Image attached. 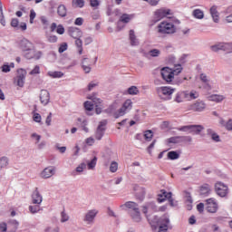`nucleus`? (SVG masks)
Wrapping results in <instances>:
<instances>
[{"label": "nucleus", "mask_w": 232, "mask_h": 232, "mask_svg": "<svg viewBox=\"0 0 232 232\" xmlns=\"http://www.w3.org/2000/svg\"><path fill=\"white\" fill-rule=\"evenodd\" d=\"M192 15L195 17V19H204V11L200 9H195L192 12Z\"/></svg>", "instance_id": "nucleus-35"}, {"label": "nucleus", "mask_w": 232, "mask_h": 232, "mask_svg": "<svg viewBox=\"0 0 232 232\" xmlns=\"http://www.w3.org/2000/svg\"><path fill=\"white\" fill-rule=\"evenodd\" d=\"M187 96L186 92H178L175 97V102H184V101H187Z\"/></svg>", "instance_id": "nucleus-25"}, {"label": "nucleus", "mask_w": 232, "mask_h": 232, "mask_svg": "<svg viewBox=\"0 0 232 232\" xmlns=\"http://www.w3.org/2000/svg\"><path fill=\"white\" fill-rule=\"evenodd\" d=\"M57 36L56 35H47V41L49 43H57Z\"/></svg>", "instance_id": "nucleus-58"}, {"label": "nucleus", "mask_w": 232, "mask_h": 232, "mask_svg": "<svg viewBox=\"0 0 232 232\" xmlns=\"http://www.w3.org/2000/svg\"><path fill=\"white\" fill-rule=\"evenodd\" d=\"M19 46H20L21 50H23V52H30V50H32V46H34V44L27 39H23L20 41Z\"/></svg>", "instance_id": "nucleus-17"}, {"label": "nucleus", "mask_w": 232, "mask_h": 232, "mask_svg": "<svg viewBox=\"0 0 232 232\" xmlns=\"http://www.w3.org/2000/svg\"><path fill=\"white\" fill-rule=\"evenodd\" d=\"M86 126H88V121L86 120H84L82 123V128L83 131H85V133H88L90 131V130Z\"/></svg>", "instance_id": "nucleus-59"}, {"label": "nucleus", "mask_w": 232, "mask_h": 232, "mask_svg": "<svg viewBox=\"0 0 232 232\" xmlns=\"http://www.w3.org/2000/svg\"><path fill=\"white\" fill-rule=\"evenodd\" d=\"M182 72V65H176L174 69H169V67H164L161 69V77L165 82H172L175 79V75H179Z\"/></svg>", "instance_id": "nucleus-1"}, {"label": "nucleus", "mask_w": 232, "mask_h": 232, "mask_svg": "<svg viewBox=\"0 0 232 232\" xmlns=\"http://www.w3.org/2000/svg\"><path fill=\"white\" fill-rule=\"evenodd\" d=\"M179 153H177V151H169L168 153V158L170 160H177V159H179Z\"/></svg>", "instance_id": "nucleus-45"}, {"label": "nucleus", "mask_w": 232, "mask_h": 232, "mask_svg": "<svg viewBox=\"0 0 232 232\" xmlns=\"http://www.w3.org/2000/svg\"><path fill=\"white\" fill-rule=\"evenodd\" d=\"M67 50H68V44L63 43L60 45L58 52H59V53H63V52H66Z\"/></svg>", "instance_id": "nucleus-50"}, {"label": "nucleus", "mask_w": 232, "mask_h": 232, "mask_svg": "<svg viewBox=\"0 0 232 232\" xmlns=\"http://www.w3.org/2000/svg\"><path fill=\"white\" fill-rule=\"evenodd\" d=\"M84 169H86V163H81V164L76 168L77 173H82V171H84Z\"/></svg>", "instance_id": "nucleus-52"}, {"label": "nucleus", "mask_w": 232, "mask_h": 232, "mask_svg": "<svg viewBox=\"0 0 232 232\" xmlns=\"http://www.w3.org/2000/svg\"><path fill=\"white\" fill-rule=\"evenodd\" d=\"M132 108H133V102H131V100H130V99L126 100L123 102L121 108H120L114 113L115 119H119V117H124V115H126V113H128L129 111H131Z\"/></svg>", "instance_id": "nucleus-4"}, {"label": "nucleus", "mask_w": 232, "mask_h": 232, "mask_svg": "<svg viewBox=\"0 0 232 232\" xmlns=\"http://www.w3.org/2000/svg\"><path fill=\"white\" fill-rule=\"evenodd\" d=\"M208 133L209 135H211L212 140H215V142H220V136H218V134L213 132V130L211 129L208 130Z\"/></svg>", "instance_id": "nucleus-38"}, {"label": "nucleus", "mask_w": 232, "mask_h": 232, "mask_svg": "<svg viewBox=\"0 0 232 232\" xmlns=\"http://www.w3.org/2000/svg\"><path fill=\"white\" fill-rule=\"evenodd\" d=\"M37 14L35 13V11L34 9H32L30 11V24H34V19H35Z\"/></svg>", "instance_id": "nucleus-54"}, {"label": "nucleus", "mask_w": 232, "mask_h": 232, "mask_svg": "<svg viewBox=\"0 0 232 232\" xmlns=\"http://www.w3.org/2000/svg\"><path fill=\"white\" fill-rule=\"evenodd\" d=\"M117 169H119V163H117V161H112L110 166L111 173H117Z\"/></svg>", "instance_id": "nucleus-43"}, {"label": "nucleus", "mask_w": 232, "mask_h": 232, "mask_svg": "<svg viewBox=\"0 0 232 232\" xmlns=\"http://www.w3.org/2000/svg\"><path fill=\"white\" fill-rule=\"evenodd\" d=\"M53 175H55V167H47L41 173L42 179H50Z\"/></svg>", "instance_id": "nucleus-12"}, {"label": "nucleus", "mask_w": 232, "mask_h": 232, "mask_svg": "<svg viewBox=\"0 0 232 232\" xmlns=\"http://www.w3.org/2000/svg\"><path fill=\"white\" fill-rule=\"evenodd\" d=\"M57 14L60 15V17H66L68 14V10L66 9V5H60L57 9Z\"/></svg>", "instance_id": "nucleus-28"}, {"label": "nucleus", "mask_w": 232, "mask_h": 232, "mask_svg": "<svg viewBox=\"0 0 232 232\" xmlns=\"http://www.w3.org/2000/svg\"><path fill=\"white\" fill-rule=\"evenodd\" d=\"M175 92L174 89H172L171 87H160L158 89V93L160 95H163L164 97H169L170 95H173V92Z\"/></svg>", "instance_id": "nucleus-16"}, {"label": "nucleus", "mask_w": 232, "mask_h": 232, "mask_svg": "<svg viewBox=\"0 0 232 232\" xmlns=\"http://www.w3.org/2000/svg\"><path fill=\"white\" fill-rule=\"evenodd\" d=\"M129 95H137L139 93V89L137 86H131L128 89Z\"/></svg>", "instance_id": "nucleus-47"}, {"label": "nucleus", "mask_w": 232, "mask_h": 232, "mask_svg": "<svg viewBox=\"0 0 232 232\" xmlns=\"http://www.w3.org/2000/svg\"><path fill=\"white\" fill-rule=\"evenodd\" d=\"M33 204H41L43 202V196L39 193V188H35L32 195Z\"/></svg>", "instance_id": "nucleus-20"}, {"label": "nucleus", "mask_w": 232, "mask_h": 232, "mask_svg": "<svg viewBox=\"0 0 232 232\" xmlns=\"http://www.w3.org/2000/svg\"><path fill=\"white\" fill-rule=\"evenodd\" d=\"M159 226V232H168V226H162V225H158Z\"/></svg>", "instance_id": "nucleus-64"}, {"label": "nucleus", "mask_w": 232, "mask_h": 232, "mask_svg": "<svg viewBox=\"0 0 232 232\" xmlns=\"http://www.w3.org/2000/svg\"><path fill=\"white\" fill-rule=\"evenodd\" d=\"M203 130L204 127L202 125H190V133H193L194 135H198Z\"/></svg>", "instance_id": "nucleus-29"}, {"label": "nucleus", "mask_w": 232, "mask_h": 232, "mask_svg": "<svg viewBox=\"0 0 232 232\" xmlns=\"http://www.w3.org/2000/svg\"><path fill=\"white\" fill-rule=\"evenodd\" d=\"M129 35L131 46H137V44H139V40H137V36H135V31L130 30Z\"/></svg>", "instance_id": "nucleus-30"}, {"label": "nucleus", "mask_w": 232, "mask_h": 232, "mask_svg": "<svg viewBox=\"0 0 232 232\" xmlns=\"http://www.w3.org/2000/svg\"><path fill=\"white\" fill-rule=\"evenodd\" d=\"M19 222L16 220L10 221L7 225L8 232H17Z\"/></svg>", "instance_id": "nucleus-23"}, {"label": "nucleus", "mask_w": 232, "mask_h": 232, "mask_svg": "<svg viewBox=\"0 0 232 232\" xmlns=\"http://www.w3.org/2000/svg\"><path fill=\"white\" fill-rule=\"evenodd\" d=\"M41 73V68L39 67V65H36L30 72V75H37Z\"/></svg>", "instance_id": "nucleus-51"}, {"label": "nucleus", "mask_w": 232, "mask_h": 232, "mask_svg": "<svg viewBox=\"0 0 232 232\" xmlns=\"http://www.w3.org/2000/svg\"><path fill=\"white\" fill-rule=\"evenodd\" d=\"M210 14L212 15L214 23H218L219 16L218 11H217V6L214 5L210 8Z\"/></svg>", "instance_id": "nucleus-31"}, {"label": "nucleus", "mask_w": 232, "mask_h": 232, "mask_svg": "<svg viewBox=\"0 0 232 232\" xmlns=\"http://www.w3.org/2000/svg\"><path fill=\"white\" fill-rule=\"evenodd\" d=\"M220 124L225 126L226 130L228 131H232V120H228L227 123L224 121V120H221Z\"/></svg>", "instance_id": "nucleus-40"}, {"label": "nucleus", "mask_w": 232, "mask_h": 232, "mask_svg": "<svg viewBox=\"0 0 232 232\" xmlns=\"http://www.w3.org/2000/svg\"><path fill=\"white\" fill-rule=\"evenodd\" d=\"M158 34H161L162 35H171L177 32V26L173 24L171 22H161L158 26Z\"/></svg>", "instance_id": "nucleus-3"}, {"label": "nucleus", "mask_w": 232, "mask_h": 232, "mask_svg": "<svg viewBox=\"0 0 232 232\" xmlns=\"http://www.w3.org/2000/svg\"><path fill=\"white\" fill-rule=\"evenodd\" d=\"M40 21H41L44 30H46V28H48V24H49L48 19L46 18V16H41Z\"/></svg>", "instance_id": "nucleus-48"}, {"label": "nucleus", "mask_w": 232, "mask_h": 232, "mask_svg": "<svg viewBox=\"0 0 232 232\" xmlns=\"http://www.w3.org/2000/svg\"><path fill=\"white\" fill-rule=\"evenodd\" d=\"M179 131H191V125H187V126H183V127H180L179 129Z\"/></svg>", "instance_id": "nucleus-63"}, {"label": "nucleus", "mask_w": 232, "mask_h": 232, "mask_svg": "<svg viewBox=\"0 0 232 232\" xmlns=\"http://www.w3.org/2000/svg\"><path fill=\"white\" fill-rule=\"evenodd\" d=\"M169 200V205L173 208L177 206L175 204V201L173 200V198L171 197V192H167L166 190H161V194H159L158 200L159 202H164V200Z\"/></svg>", "instance_id": "nucleus-8"}, {"label": "nucleus", "mask_w": 232, "mask_h": 232, "mask_svg": "<svg viewBox=\"0 0 232 232\" xmlns=\"http://www.w3.org/2000/svg\"><path fill=\"white\" fill-rule=\"evenodd\" d=\"M97 213H99V211H97L96 209L89 210L85 215L84 221L89 223L93 222L95 217H97Z\"/></svg>", "instance_id": "nucleus-22"}, {"label": "nucleus", "mask_w": 232, "mask_h": 232, "mask_svg": "<svg viewBox=\"0 0 232 232\" xmlns=\"http://www.w3.org/2000/svg\"><path fill=\"white\" fill-rule=\"evenodd\" d=\"M68 34L72 39H81L82 37V31L77 27H69Z\"/></svg>", "instance_id": "nucleus-10"}, {"label": "nucleus", "mask_w": 232, "mask_h": 232, "mask_svg": "<svg viewBox=\"0 0 232 232\" xmlns=\"http://www.w3.org/2000/svg\"><path fill=\"white\" fill-rule=\"evenodd\" d=\"M26 79V70L18 69L17 75L14 78V82L20 87L23 88L24 86V80Z\"/></svg>", "instance_id": "nucleus-7"}, {"label": "nucleus", "mask_w": 232, "mask_h": 232, "mask_svg": "<svg viewBox=\"0 0 232 232\" xmlns=\"http://www.w3.org/2000/svg\"><path fill=\"white\" fill-rule=\"evenodd\" d=\"M40 101L44 106H46L50 102V92L47 90L41 91Z\"/></svg>", "instance_id": "nucleus-15"}, {"label": "nucleus", "mask_w": 232, "mask_h": 232, "mask_svg": "<svg viewBox=\"0 0 232 232\" xmlns=\"http://www.w3.org/2000/svg\"><path fill=\"white\" fill-rule=\"evenodd\" d=\"M183 140H188V142H191V137H184V136L171 137L168 140V142L169 144H179Z\"/></svg>", "instance_id": "nucleus-14"}, {"label": "nucleus", "mask_w": 232, "mask_h": 232, "mask_svg": "<svg viewBox=\"0 0 232 232\" xmlns=\"http://www.w3.org/2000/svg\"><path fill=\"white\" fill-rule=\"evenodd\" d=\"M102 126H106V121H101L100 125L95 132V139L97 140H101L102 137H104V128Z\"/></svg>", "instance_id": "nucleus-19"}, {"label": "nucleus", "mask_w": 232, "mask_h": 232, "mask_svg": "<svg viewBox=\"0 0 232 232\" xmlns=\"http://www.w3.org/2000/svg\"><path fill=\"white\" fill-rule=\"evenodd\" d=\"M212 52H218V50H223L227 53H231L232 52V43L231 44H219L217 45L211 46Z\"/></svg>", "instance_id": "nucleus-9"}, {"label": "nucleus", "mask_w": 232, "mask_h": 232, "mask_svg": "<svg viewBox=\"0 0 232 232\" xmlns=\"http://www.w3.org/2000/svg\"><path fill=\"white\" fill-rule=\"evenodd\" d=\"M90 5L92 8H97L100 3H99V0H90Z\"/></svg>", "instance_id": "nucleus-62"}, {"label": "nucleus", "mask_w": 232, "mask_h": 232, "mask_svg": "<svg viewBox=\"0 0 232 232\" xmlns=\"http://www.w3.org/2000/svg\"><path fill=\"white\" fill-rule=\"evenodd\" d=\"M206 209L208 213H217L218 211V203L214 198L206 200Z\"/></svg>", "instance_id": "nucleus-6"}, {"label": "nucleus", "mask_w": 232, "mask_h": 232, "mask_svg": "<svg viewBox=\"0 0 232 232\" xmlns=\"http://www.w3.org/2000/svg\"><path fill=\"white\" fill-rule=\"evenodd\" d=\"M192 111H204L206 110V103L204 102H196L190 105Z\"/></svg>", "instance_id": "nucleus-18"}, {"label": "nucleus", "mask_w": 232, "mask_h": 232, "mask_svg": "<svg viewBox=\"0 0 232 232\" xmlns=\"http://www.w3.org/2000/svg\"><path fill=\"white\" fill-rule=\"evenodd\" d=\"M144 139L145 140H147L148 142L151 141V139H153V131L151 130H146L144 132Z\"/></svg>", "instance_id": "nucleus-44"}, {"label": "nucleus", "mask_w": 232, "mask_h": 232, "mask_svg": "<svg viewBox=\"0 0 232 232\" xmlns=\"http://www.w3.org/2000/svg\"><path fill=\"white\" fill-rule=\"evenodd\" d=\"M56 34H59V35H63V34H64V26H63V24H59L56 27Z\"/></svg>", "instance_id": "nucleus-57"}, {"label": "nucleus", "mask_w": 232, "mask_h": 232, "mask_svg": "<svg viewBox=\"0 0 232 232\" xmlns=\"http://www.w3.org/2000/svg\"><path fill=\"white\" fill-rule=\"evenodd\" d=\"M75 46L77 47L79 55H82V40L81 38L75 39Z\"/></svg>", "instance_id": "nucleus-36"}, {"label": "nucleus", "mask_w": 232, "mask_h": 232, "mask_svg": "<svg viewBox=\"0 0 232 232\" xmlns=\"http://www.w3.org/2000/svg\"><path fill=\"white\" fill-rule=\"evenodd\" d=\"M215 191L218 197H227V193H229V188L223 182L218 181L215 184Z\"/></svg>", "instance_id": "nucleus-5"}, {"label": "nucleus", "mask_w": 232, "mask_h": 232, "mask_svg": "<svg viewBox=\"0 0 232 232\" xmlns=\"http://www.w3.org/2000/svg\"><path fill=\"white\" fill-rule=\"evenodd\" d=\"M225 99L226 97L220 94H212L208 96V101H212L213 102H222Z\"/></svg>", "instance_id": "nucleus-26"}, {"label": "nucleus", "mask_w": 232, "mask_h": 232, "mask_svg": "<svg viewBox=\"0 0 232 232\" xmlns=\"http://www.w3.org/2000/svg\"><path fill=\"white\" fill-rule=\"evenodd\" d=\"M39 209H41V207H39V205L29 207V211H31V213H37V211H39Z\"/></svg>", "instance_id": "nucleus-56"}, {"label": "nucleus", "mask_w": 232, "mask_h": 232, "mask_svg": "<svg viewBox=\"0 0 232 232\" xmlns=\"http://www.w3.org/2000/svg\"><path fill=\"white\" fill-rule=\"evenodd\" d=\"M121 208H127L130 209V215L134 222H140V211L139 210V205L133 201H127Z\"/></svg>", "instance_id": "nucleus-2"}, {"label": "nucleus", "mask_w": 232, "mask_h": 232, "mask_svg": "<svg viewBox=\"0 0 232 232\" xmlns=\"http://www.w3.org/2000/svg\"><path fill=\"white\" fill-rule=\"evenodd\" d=\"M92 102H84V108L87 110V111H92L93 110V106L95 104H101V99H97L95 97L90 98Z\"/></svg>", "instance_id": "nucleus-13"}, {"label": "nucleus", "mask_w": 232, "mask_h": 232, "mask_svg": "<svg viewBox=\"0 0 232 232\" xmlns=\"http://www.w3.org/2000/svg\"><path fill=\"white\" fill-rule=\"evenodd\" d=\"M61 217H62V218H61V222H68V220H70V217L68 216V214H66V213H64V211H63L62 213H61Z\"/></svg>", "instance_id": "nucleus-53"}, {"label": "nucleus", "mask_w": 232, "mask_h": 232, "mask_svg": "<svg viewBox=\"0 0 232 232\" xmlns=\"http://www.w3.org/2000/svg\"><path fill=\"white\" fill-rule=\"evenodd\" d=\"M200 80L202 81V82H205V89L208 90L209 92V90H211V85H209V79H208V75H206L205 73H201L200 74Z\"/></svg>", "instance_id": "nucleus-34"}, {"label": "nucleus", "mask_w": 232, "mask_h": 232, "mask_svg": "<svg viewBox=\"0 0 232 232\" xmlns=\"http://www.w3.org/2000/svg\"><path fill=\"white\" fill-rule=\"evenodd\" d=\"M97 166V157H94L91 161H87L88 169H94Z\"/></svg>", "instance_id": "nucleus-39"}, {"label": "nucleus", "mask_w": 232, "mask_h": 232, "mask_svg": "<svg viewBox=\"0 0 232 232\" xmlns=\"http://www.w3.org/2000/svg\"><path fill=\"white\" fill-rule=\"evenodd\" d=\"M84 0H72V8H84Z\"/></svg>", "instance_id": "nucleus-33"}, {"label": "nucleus", "mask_w": 232, "mask_h": 232, "mask_svg": "<svg viewBox=\"0 0 232 232\" xmlns=\"http://www.w3.org/2000/svg\"><path fill=\"white\" fill-rule=\"evenodd\" d=\"M132 18H133V15H131V14H123L120 17V22H121V23H124V24H128V23H130V21H131Z\"/></svg>", "instance_id": "nucleus-37"}, {"label": "nucleus", "mask_w": 232, "mask_h": 232, "mask_svg": "<svg viewBox=\"0 0 232 232\" xmlns=\"http://www.w3.org/2000/svg\"><path fill=\"white\" fill-rule=\"evenodd\" d=\"M8 229V225H6V223L2 222L0 223V231L1 232H6Z\"/></svg>", "instance_id": "nucleus-60"}, {"label": "nucleus", "mask_w": 232, "mask_h": 232, "mask_svg": "<svg viewBox=\"0 0 232 232\" xmlns=\"http://www.w3.org/2000/svg\"><path fill=\"white\" fill-rule=\"evenodd\" d=\"M138 191L139 192L136 193V197H138V198L142 199V198H144V197H146V189L145 188H139Z\"/></svg>", "instance_id": "nucleus-42"}, {"label": "nucleus", "mask_w": 232, "mask_h": 232, "mask_svg": "<svg viewBox=\"0 0 232 232\" xmlns=\"http://www.w3.org/2000/svg\"><path fill=\"white\" fill-rule=\"evenodd\" d=\"M6 166H8V158H0V171L1 169H4V168H6Z\"/></svg>", "instance_id": "nucleus-41"}, {"label": "nucleus", "mask_w": 232, "mask_h": 232, "mask_svg": "<svg viewBox=\"0 0 232 232\" xmlns=\"http://www.w3.org/2000/svg\"><path fill=\"white\" fill-rule=\"evenodd\" d=\"M43 56V53L41 51H30L29 53H25L26 59H35L39 61Z\"/></svg>", "instance_id": "nucleus-21"}, {"label": "nucleus", "mask_w": 232, "mask_h": 232, "mask_svg": "<svg viewBox=\"0 0 232 232\" xmlns=\"http://www.w3.org/2000/svg\"><path fill=\"white\" fill-rule=\"evenodd\" d=\"M33 119H34V122H41V121H42L41 114L35 112L33 116Z\"/></svg>", "instance_id": "nucleus-61"}, {"label": "nucleus", "mask_w": 232, "mask_h": 232, "mask_svg": "<svg viewBox=\"0 0 232 232\" xmlns=\"http://www.w3.org/2000/svg\"><path fill=\"white\" fill-rule=\"evenodd\" d=\"M149 54L151 57H159V55H160V51L159 49H152L149 52Z\"/></svg>", "instance_id": "nucleus-49"}, {"label": "nucleus", "mask_w": 232, "mask_h": 232, "mask_svg": "<svg viewBox=\"0 0 232 232\" xmlns=\"http://www.w3.org/2000/svg\"><path fill=\"white\" fill-rule=\"evenodd\" d=\"M83 23H84V19L82 17H78L74 21V24L76 26H82Z\"/></svg>", "instance_id": "nucleus-55"}, {"label": "nucleus", "mask_w": 232, "mask_h": 232, "mask_svg": "<svg viewBox=\"0 0 232 232\" xmlns=\"http://www.w3.org/2000/svg\"><path fill=\"white\" fill-rule=\"evenodd\" d=\"M50 77H53V79H61V77H63V75H64V73H63L62 72H49Z\"/></svg>", "instance_id": "nucleus-46"}, {"label": "nucleus", "mask_w": 232, "mask_h": 232, "mask_svg": "<svg viewBox=\"0 0 232 232\" xmlns=\"http://www.w3.org/2000/svg\"><path fill=\"white\" fill-rule=\"evenodd\" d=\"M200 195H209L211 193V186L209 184H204L200 187L199 189Z\"/></svg>", "instance_id": "nucleus-27"}, {"label": "nucleus", "mask_w": 232, "mask_h": 232, "mask_svg": "<svg viewBox=\"0 0 232 232\" xmlns=\"http://www.w3.org/2000/svg\"><path fill=\"white\" fill-rule=\"evenodd\" d=\"M168 15H171V10L169 9H158L155 12V17L158 19V21H160V19H164V17H168Z\"/></svg>", "instance_id": "nucleus-11"}, {"label": "nucleus", "mask_w": 232, "mask_h": 232, "mask_svg": "<svg viewBox=\"0 0 232 232\" xmlns=\"http://www.w3.org/2000/svg\"><path fill=\"white\" fill-rule=\"evenodd\" d=\"M156 224L157 226H167V227H169V218L162 216L156 221Z\"/></svg>", "instance_id": "nucleus-24"}, {"label": "nucleus", "mask_w": 232, "mask_h": 232, "mask_svg": "<svg viewBox=\"0 0 232 232\" xmlns=\"http://www.w3.org/2000/svg\"><path fill=\"white\" fill-rule=\"evenodd\" d=\"M186 92V97H187V101H193L195 99H198V92H197V91H192L190 92Z\"/></svg>", "instance_id": "nucleus-32"}]
</instances>
